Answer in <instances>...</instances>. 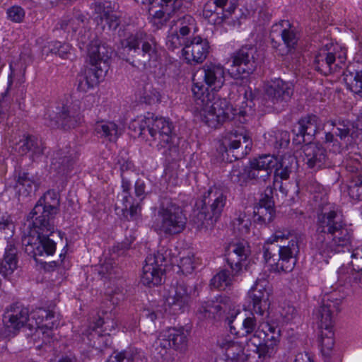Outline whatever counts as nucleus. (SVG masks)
<instances>
[{
    "mask_svg": "<svg viewBox=\"0 0 362 362\" xmlns=\"http://www.w3.org/2000/svg\"><path fill=\"white\" fill-rule=\"evenodd\" d=\"M209 44L206 39L194 37L182 49V54L188 64H201L209 54Z\"/></svg>",
    "mask_w": 362,
    "mask_h": 362,
    "instance_id": "obj_24",
    "label": "nucleus"
},
{
    "mask_svg": "<svg viewBox=\"0 0 362 362\" xmlns=\"http://www.w3.org/2000/svg\"><path fill=\"white\" fill-rule=\"evenodd\" d=\"M119 53L133 66L144 69L151 60L157 59V44L152 37L143 33L130 34L121 40Z\"/></svg>",
    "mask_w": 362,
    "mask_h": 362,
    "instance_id": "obj_6",
    "label": "nucleus"
},
{
    "mask_svg": "<svg viewBox=\"0 0 362 362\" xmlns=\"http://www.w3.org/2000/svg\"><path fill=\"white\" fill-rule=\"evenodd\" d=\"M137 3L152 6L156 0H135ZM192 0H185L189 2ZM184 0H161L160 3V8L153 11V6L148 8L150 15H152L154 19L163 20L167 21L169 17L176 10L180 9L183 5Z\"/></svg>",
    "mask_w": 362,
    "mask_h": 362,
    "instance_id": "obj_26",
    "label": "nucleus"
},
{
    "mask_svg": "<svg viewBox=\"0 0 362 362\" xmlns=\"http://www.w3.org/2000/svg\"><path fill=\"white\" fill-rule=\"evenodd\" d=\"M94 130L99 136L103 137L111 142L116 141L120 134L118 126L112 122H97Z\"/></svg>",
    "mask_w": 362,
    "mask_h": 362,
    "instance_id": "obj_42",
    "label": "nucleus"
},
{
    "mask_svg": "<svg viewBox=\"0 0 362 362\" xmlns=\"http://www.w3.org/2000/svg\"><path fill=\"white\" fill-rule=\"evenodd\" d=\"M278 164L277 158L271 154H263L252 160L250 163V168L255 170V180L257 181H266L270 176L272 170Z\"/></svg>",
    "mask_w": 362,
    "mask_h": 362,
    "instance_id": "obj_27",
    "label": "nucleus"
},
{
    "mask_svg": "<svg viewBox=\"0 0 362 362\" xmlns=\"http://www.w3.org/2000/svg\"><path fill=\"white\" fill-rule=\"evenodd\" d=\"M226 151L233 160H239L247 156L252 146V140L250 132L244 128H238L226 132L223 137Z\"/></svg>",
    "mask_w": 362,
    "mask_h": 362,
    "instance_id": "obj_17",
    "label": "nucleus"
},
{
    "mask_svg": "<svg viewBox=\"0 0 362 362\" xmlns=\"http://www.w3.org/2000/svg\"><path fill=\"white\" fill-rule=\"evenodd\" d=\"M255 170H251L250 166L243 165H234L229 174L230 181L240 186H243L249 180H255Z\"/></svg>",
    "mask_w": 362,
    "mask_h": 362,
    "instance_id": "obj_40",
    "label": "nucleus"
},
{
    "mask_svg": "<svg viewBox=\"0 0 362 362\" xmlns=\"http://www.w3.org/2000/svg\"><path fill=\"white\" fill-rule=\"evenodd\" d=\"M235 316L227 318L230 332L238 337L252 334L250 342L256 347L259 358L267 361L276 354L281 338V331L276 325L269 322L260 323L257 328V320L253 314L245 317L242 322L240 330H237L235 323Z\"/></svg>",
    "mask_w": 362,
    "mask_h": 362,
    "instance_id": "obj_3",
    "label": "nucleus"
},
{
    "mask_svg": "<svg viewBox=\"0 0 362 362\" xmlns=\"http://www.w3.org/2000/svg\"><path fill=\"white\" fill-rule=\"evenodd\" d=\"M334 132L332 130L325 133L324 143L335 153H341L343 147L341 143L335 137Z\"/></svg>",
    "mask_w": 362,
    "mask_h": 362,
    "instance_id": "obj_59",
    "label": "nucleus"
},
{
    "mask_svg": "<svg viewBox=\"0 0 362 362\" xmlns=\"http://www.w3.org/2000/svg\"><path fill=\"white\" fill-rule=\"evenodd\" d=\"M111 48L96 41L92 45V74L97 79V83L103 81L108 71V61L112 54Z\"/></svg>",
    "mask_w": 362,
    "mask_h": 362,
    "instance_id": "obj_20",
    "label": "nucleus"
},
{
    "mask_svg": "<svg viewBox=\"0 0 362 362\" xmlns=\"http://www.w3.org/2000/svg\"><path fill=\"white\" fill-rule=\"evenodd\" d=\"M174 125L165 117L148 113L139 123V135L148 139L150 136L158 151H162L168 161L179 157L178 138L174 133Z\"/></svg>",
    "mask_w": 362,
    "mask_h": 362,
    "instance_id": "obj_5",
    "label": "nucleus"
},
{
    "mask_svg": "<svg viewBox=\"0 0 362 362\" xmlns=\"http://www.w3.org/2000/svg\"><path fill=\"white\" fill-rule=\"evenodd\" d=\"M17 264V248L10 243L7 245L4 258L0 262V274L6 278L16 269Z\"/></svg>",
    "mask_w": 362,
    "mask_h": 362,
    "instance_id": "obj_38",
    "label": "nucleus"
},
{
    "mask_svg": "<svg viewBox=\"0 0 362 362\" xmlns=\"http://www.w3.org/2000/svg\"><path fill=\"white\" fill-rule=\"evenodd\" d=\"M233 226L243 235L249 233L251 221L245 214H240L233 220Z\"/></svg>",
    "mask_w": 362,
    "mask_h": 362,
    "instance_id": "obj_56",
    "label": "nucleus"
},
{
    "mask_svg": "<svg viewBox=\"0 0 362 362\" xmlns=\"http://www.w3.org/2000/svg\"><path fill=\"white\" fill-rule=\"evenodd\" d=\"M226 310V304L222 305L220 301L204 302L199 307L197 311V317L202 321L212 322L213 320H219Z\"/></svg>",
    "mask_w": 362,
    "mask_h": 362,
    "instance_id": "obj_32",
    "label": "nucleus"
},
{
    "mask_svg": "<svg viewBox=\"0 0 362 362\" xmlns=\"http://www.w3.org/2000/svg\"><path fill=\"white\" fill-rule=\"evenodd\" d=\"M79 47L84 49L86 52V65L77 76V90L82 93H86L90 88V82L89 76L90 75V68L88 67V60H90V41L86 42L81 37L78 40Z\"/></svg>",
    "mask_w": 362,
    "mask_h": 362,
    "instance_id": "obj_30",
    "label": "nucleus"
},
{
    "mask_svg": "<svg viewBox=\"0 0 362 362\" xmlns=\"http://www.w3.org/2000/svg\"><path fill=\"white\" fill-rule=\"evenodd\" d=\"M226 194L218 189H209L196 203L192 221L197 228H208L216 223L226 204Z\"/></svg>",
    "mask_w": 362,
    "mask_h": 362,
    "instance_id": "obj_10",
    "label": "nucleus"
},
{
    "mask_svg": "<svg viewBox=\"0 0 362 362\" xmlns=\"http://www.w3.org/2000/svg\"><path fill=\"white\" fill-rule=\"evenodd\" d=\"M13 185L16 193L19 196L28 197L38 188L39 182L33 175L27 172L20 171L15 177Z\"/></svg>",
    "mask_w": 362,
    "mask_h": 362,
    "instance_id": "obj_31",
    "label": "nucleus"
},
{
    "mask_svg": "<svg viewBox=\"0 0 362 362\" xmlns=\"http://www.w3.org/2000/svg\"><path fill=\"white\" fill-rule=\"evenodd\" d=\"M322 127L320 119L315 115L301 117L293 129V141L296 144H309Z\"/></svg>",
    "mask_w": 362,
    "mask_h": 362,
    "instance_id": "obj_19",
    "label": "nucleus"
},
{
    "mask_svg": "<svg viewBox=\"0 0 362 362\" xmlns=\"http://www.w3.org/2000/svg\"><path fill=\"white\" fill-rule=\"evenodd\" d=\"M263 257L267 263H270L272 260L273 262L276 261V252L278 250L279 248L277 245H273L272 243H266L263 246Z\"/></svg>",
    "mask_w": 362,
    "mask_h": 362,
    "instance_id": "obj_64",
    "label": "nucleus"
},
{
    "mask_svg": "<svg viewBox=\"0 0 362 362\" xmlns=\"http://www.w3.org/2000/svg\"><path fill=\"white\" fill-rule=\"evenodd\" d=\"M133 168V163L129 160L124 161L120 165L122 190H132V182L136 177V173Z\"/></svg>",
    "mask_w": 362,
    "mask_h": 362,
    "instance_id": "obj_45",
    "label": "nucleus"
},
{
    "mask_svg": "<svg viewBox=\"0 0 362 362\" xmlns=\"http://www.w3.org/2000/svg\"><path fill=\"white\" fill-rule=\"evenodd\" d=\"M250 255L248 243L238 240L229 244L226 254V262L231 269L232 274L227 269H222L211 279V286L225 290L232 285L233 278L239 275Z\"/></svg>",
    "mask_w": 362,
    "mask_h": 362,
    "instance_id": "obj_8",
    "label": "nucleus"
},
{
    "mask_svg": "<svg viewBox=\"0 0 362 362\" xmlns=\"http://www.w3.org/2000/svg\"><path fill=\"white\" fill-rule=\"evenodd\" d=\"M134 182V195L135 199L140 200V202H143L146 198L148 191L146 190V182L141 179H135Z\"/></svg>",
    "mask_w": 362,
    "mask_h": 362,
    "instance_id": "obj_61",
    "label": "nucleus"
},
{
    "mask_svg": "<svg viewBox=\"0 0 362 362\" xmlns=\"http://www.w3.org/2000/svg\"><path fill=\"white\" fill-rule=\"evenodd\" d=\"M30 317L29 310L20 303H16L8 306L3 315V322L8 335H15L23 327H28L29 329H36L42 332L43 337L47 339L52 336V329L57 326V320L53 311L39 308L32 313Z\"/></svg>",
    "mask_w": 362,
    "mask_h": 362,
    "instance_id": "obj_4",
    "label": "nucleus"
},
{
    "mask_svg": "<svg viewBox=\"0 0 362 362\" xmlns=\"http://www.w3.org/2000/svg\"><path fill=\"white\" fill-rule=\"evenodd\" d=\"M341 303V300L334 297V294L324 297L321 306L315 313L321 328H332L334 317L340 310Z\"/></svg>",
    "mask_w": 362,
    "mask_h": 362,
    "instance_id": "obj_22",
    "label": "nucleus"
},
{
    "mask_svg": "<svg viewBox=\"0 0 362 362\" xmlns=\"http://www.w3.org/2000/svg\"><path fill=\"white\" fill-rule=\"evenodd\" d=\"M328 333L324 334L323 332L321 334L320 339V344H321V350L324 355H329V351L332 349L334 345V340L333 338L334 333L332 332L331 329H326Z\"/></svg>",
    "mask_w": 362,
    "mask_h": 362,
    "instance_id": "obj_58",
    "label": "nucleus"
},
{
    "mask_svg": "<svg viewBox=\"0 0 362 362\" xmlns=\"http://www.w3.org/2000/svg\"><path fill=\"white\" fill-rule=\"evenodd\" d=\"M170 252L164 247L149 254L143 267L141 282L148 287L161 284L165 266L170 262Z\"/></svg>",
    "mask_w": 362,
    "mask_h": 362,
    "instance_id": "obj_12",
    "label": "nucleus"
},
{
    "mask_svg": "<svg viewBox=\"0 0 362 362\" xmlns=\"http://www.w3.org/2000/svg\"><path fill=\"white\" fill-rule=\"evenodd\" d=\"M294 93L292 82L275 78L268 81L264 87V98L267 106L281 111L291 100Z\"/></svg>",
    "mask_w": 362,
    "mask_h": 362,
    "instance_id": "obj_16",
    "label": "nucleus"
},
{
    "mask_svg": "<svg viewBox=\"0 0 362 362\" xmlns=\"http://www.w3.org/2000/svg\"><path fill=\"white\" fill-rule=\"evenodd\" d=\"M160 337L165 339L174 350L182 351L187 346V334L183 327H170Z\"/></svg>",
    "mask_w": 362,
    "mask_h": 362,
    "instance_id": "obj_36",
    "label": "nucleus"
},
{
    "mask_svg": "<svg viewBox=\"0 0 362 362\" xmlns=\"http://www.w3.org/2000/svg\"><path fill=\"white\" fill-rule=\"evenodd\" d=\"M106 294L108 296V300L112 305H117L124 300L123 290L117 287L113 289L108 286Z\"/></svg>",
    "mask_w": 362,
    "mask_h": 362,
    "instance_id": "obj_62",
    "label": "nucleus"
},
{
    "mask_svg": "<svg viewBox=\"0 0 362 362\" xmlns=\"http://www.w3.org/2000/svg\"><path fill=\"white\" fill-rule=\"evenodd\" d=\"M189 295L187 285L184 281H177L173 285L165 296V303L170 312L174 315L183 313L187 308Z\"/></svg>",
    "mask_w": 362,
    "mask_h": 362,
    "instance_id": "obj_21",
    "label": "nucleus"
},
{
    "mask_svg": "<svg viewBox=\"0 0 362 362\" xmlns=\"http://www.w3.org/2000/svg\"><path fill=\"white\" fill-rule=\"evenodd\" d=\"M281 37L288 48H293L298 41V31L292 24H288V27L281 31Z\"/></svg>",
    "mask_w": 362,
    "mask_h": 362,
    "instance_id": "obj_51",
    "label": "nucleus"
},
{
    "mask_svg": "<svg viewBox=\"0 0 362 362\" xmlns=\"http://www.w3.org/2000/svg\"><path fill=\"white\" fill-rule=\"evenodd\" d=\"M296 162V160L294 156L291 155L284 156L280 162V167L275 170V179L276 180V177H279L281 180H288L292 172V165Z\"/></svg>",
    "mask_w": 362,
    "mask_h": 362,
    "instance_id": "obj_47",
    "label": "nucleus"
},
{
    "mask_svg": "<svg viewBox=\"0 0 362 362\" xmlns=\"http://www.w3.org/2000/svg\"><path fill=\"white\" fill-rule=\"evenodd\" d=\"M153 355L157 362H173L175 358L173 347L165 339L159 337L153 344Z\"/></svg>",
    "mask_w": 362,
    "mask_h": 362,
    "instance_id": "obj_39",
    "label": "nucleus"
},
{
    "mask_svg": "<svg viewBox=\"0 0 362 362\" xmlns=\"http://www.w3.org/2000/svg\"><path fill=\"white\" fill-rule=\"evenodd\" d=\"M348 192L352 199L362 201V175H360L351 181Z\"/></svg>",
    "mask_w": 362,
    "mask_h": 362,
    "instance_id": "obj_53",
    "label": "nucleus"
},
{
    "mask_svg": "<svg viewBox=\"0 0 362 362\" xmlns=\"http://www.w3.org/2000/svg\"><path fill=\"white\" fill-rule=\"evenodd\" d=\"M121 15V12L116 9L115 4L105 1L95 5L92 20L95 23H115L119 20Z\"/></svg>",
    "mask_w": 362,
    "mask_h": 362,
    "instance_id": "obj_28",
    "label": "nucleus"
},
{
    "mask_svg": "<svg viewBox=\"0 0 362 362\" xmlns=\"http://www.w3.org/2000/svg\"><path fill=\"white\" fill-rule=\"evenodd\" d=\"M257 47L245 45L235 52L230 57L231 63L228 72L234 78H241L252 74L257 65Z\"/></svg>",
    "mask_w": 362,
    "mask_h": 362,
    "instance_id": "obj_15",
    "label": "nucleus"
},
{
    "mask_svg": "<svg viewBox=\"0 0 362 362\" xmlns=\"http://www.w3.org/2000/svg\"><path fill=\"white\" fill-rule=\"evenodd\" d=\"M254 221L261 225H265L272 222L274 218L275 211L274 207L255 206L254 207Z\"/></svg>",
    "mask_w": 362,
    "mask_h": 362,
    "instance_id": "obj_48",
    "label": "nucleus"
},
{
    "mask_svg": "<svg viewBox=\"0 0 362 362\" xmlns=\"http://www.w3.org/2000/svg\"><path fill=\"white\" fill-rule=\"evenodd\" d=\"M344 81L348 89L354 93L360 94L362 97V71L346 74Z\"/></svg>",
    "mask_w": 362,
    "mask_h": 362,
    "instance_id": "obj_49",
    "label": "nucleus"
},
{
    "mask_svg": "<svg viewBox=\"0 0 362 362\" xmlns=\"http://www.w3.org/2000/svg\"><path fill=\"white\" fill-rule=\"evenodd\" d=\"M74 160L69 148L60 149L56 151L52 158L51 169L61 175L68 174L73 166Z\"/></svg>",
    "mask_w": 362,
    "mask_h": 362,
    "instance_id": "obj_34",
    "label": "nucleus"
},
{
    "mask_svg": "<svg viewBox=\"0 0 362 362\" xmlns=\"http://www.w3.org/2000/svg\"><path fill=\"white\" fill-rule=\"evenodd\" d=\"M216 8L213 0H209L205 4L203 16L208 20L209 23H223V21H221V18L219 16L221 13L215 12Z\"/></svg>",
    "mask_w": 362,
    "mask_h": 362,
    "instance_id": "obj_52",
    "label": "nucleus"
},
{
    "mask_svg": "<svg viewBox=\"0 0 362 362\" xmlns=\"http://www.w3.org/2000/svg\"><path fill=\"white\" fill-rule=\"evenodd\" d=\"M92 338L94 339L93 346L100 351L103 348L107 347L111 343V339L109 333L100 334L96 330H92Z\"/></svg>",
    "mask_w": 362,
    "mask_h": 362,
    "instance_id": "obj_54",
    "label": "nucleus"
},
{
    "mask_svg": "<svg viewBox=\"0 0 362 362\" xmlns=\"http://www.w3.org/2000/svg\"><path fill=\"white\" fill-rule=\"evenodd\" d=\"M272 293V286L267 279L263 277L257 279L248 293L252 310L256 314L263 316L268 311Z\"/></svg>",
    "mask_w": 362,
    "mask_h": 362,
    "instance_id": "obj_18",
    "label": "nucleus"
},
{
    "mask_svg": "<svg viewBox=\"0 0 362 362\" xmlns=\"http://www.w3.org/2000/svg\"><path fill=\"white\" fill-rule=\"evenodd\" d=\"M273 188L267 187L264 194H261V197L259 200L258 204L256 206H265L268 209L274 206V202L272 197Z\"/></svg>",
    "mask_w": 362,
    "mask_h": 362,
    "instance_id": "obj_63",
    "label": "nucleus"
},
{
    "mask_svg": "<svg viewBox=\"0 0 362 362\" xmlns=\"http://www.w3.org/2000/svg\"><path fill=\"white\" fill-rule=\"evenodd\" d=\"M106 362H146L144 353L136 349L115 353Z\"/></svg>",
    "mask_w": 362,
    "mask_h": 362,
    "instance_id": "obj_43",
    "label": "nucleus"
},
{
    "mask_svg": "<svg viewBox=\"0 0 362 362\" xmlns=\"http://www.w3.org/2000/svg\"><path fill=\"white\" fill-rule=\"evenodd\" d=\"M197 74L193 78L192 91L196 103V108L200 112L202 120L209 127L217 128L219 124L229 120H236L244 124L247 111L228 105L226 99L210 100L207 88L202 82L197 81Z\"/></svg>",
    "mask_w": 362,
    "mask_h": 362,
    "instance_id": "obj_2",
    "label": "nucleus"
},
{
    "mask_svg": "<svg viewBox=\"0 0 362 362\" xmlns=\"http://www.w3.org/2000/svg\"><path fill=\"white\" fill-rule=\"evenodd\" d=\"M205 85L213 90H218L225 82L224 68L220 64H205L198 71ZM207 93L208 91L206 92Z\"/></svg>",
    "mask_w": 362,
    "mask_h": 362,
    "instance_id": "obj_25",
    "label": "nucleus"
},
{
    "mask_svg": "<svg viewBox=\"0 0 362 362\" xmlns=\"http://www.w3.org/2000/svg\"><path fill=\"white\" fill-rule=\"evenodd\" d=\"M303 160L310 169L317 170L331 166L326 149L315 144H305L303 146Z\"/></svg>",
    "mask_w": 362,
    "mask_h": 362,
    "instance_id": "obj_23",
    "label": "nucleus"
},
{
    "mask_svg": "<svg viewBox=\"0 0 362 362\" xmlns=\"http://www.w3.org/2000/svg\"><path fill=\"white\" fill-rule=\"evenodd\" d=\"M59 194L49 189L40 198L28 216V221H35V224L43 225L45 228H52L54 215L59 211Z\"/></svg>",
    "mask_w": 362,
    "mask_h": 362,
    "instance_id": "obj_11",
    "label": "nucleus"
},
{
    "mask_svg": "<svg viewBox=\"0 0 362 362\" xmlns=\"http://www.w3.org/2000/svg\"><path fill=\"white\" fill-rule=\"evenodd\" d=\"M118 197L121 198V202L124 206L122 211L127 220L137 219L141 215L142 202L135 199L131 194V190H122Z\"/></svg>",
    "mask_w": 362,
    "mask_h": 362,
    "instance_id": "obj_33",
    "label": "nucleus"
},
{
    "mask_svg": "<svg viewBox=\"0 0 362 362\" xmlns=\"http://www.w3.org/2000/svg\"><path fill=\"white\" fill-rule=\"evenodd\" d=\"M14 233V225L8 219L0 220V239L8 240Z\"/></svg>",
    "mask_w": 362,
    "mask_h": 362,
    "instance_id": "obj_60",
    "label": "nucleus"
},
{
    "mask_svg": "<svg viewBox=\"0 0 362 362\" xmlns=\"http://www.w3.org/2000/svg\"><path fill=\"white\" fill-rule=\"evenodd\" d=\"M13 148L21 156L31 153L33 158L42 154L44 149L42 141L33 135H24L22 139L13 144Z\"/></svg>",
    "mask_w": 362,
    "mask_h": 362,
    "instance_id": "obj_29",
    "label": "nucleus"
},
{
    "mask_svg": "<svg viewBox=\"0 0 362 362\" xmlns=\"http://www.w3.org/2000/svg\"><path fill=\"white\" fill-rule=\"evenodd\" d=\"M44 117L48 126L64 130L74 129L83 122V117L64 102L47 109Z\"/></svg>",
    "mask_w": 362,
    "mask_h": 362,
    "instance_id": "obj_14",
    "label": "nucleus"
},
{
    "mask_svg": "<svg viewBox=\"0 0 362 362\" xmlns=\"http://www.w3.org/2000/svg\"><path fill=\"white\" fill-rule=\"evenodd\" d=\"M286 245L279 246V259L276 263V269L285 272H291L296 263V256L299 253V239L297 235L292 236L288 230H277L270 239L273 242L288 239Z\"/></svg>",
    "mask_w": 362,
    "mask_h": 362,
    "instance_id": "obj_13",
    "label": "nucleus"
},
{
    "mask_svg": "<svg viewBox=\"0 0 362 362\" xmlns=\"http://www.w3.org/2000/svg\"><path fill=\"white\" fill-rule=\"evenodd\" d=\"M308 19L317 23L329 21V4L325 0H308Z\"/></svg>",
    "mask_w": 362,
    "mask_h": 362,
    "instance_id": "obj_35",
    "label": "nucleus"
},
{
    "mask_svg": "<svg viewBox=\"0 0 362 362\" xmlns=\"http://www.w3.org/2000/svg\"><path fill=\"white\" fill-rule=\"evenodd\" d=\"M327 123L332 127V130L334 132L336 136L341 140L349 136L354 128V124L351 121L342 118L329 119Z\"/></svg>",
    "mask_w": 362,
    "mask_h": 362,
    "instance_id": "obj_44",
    "label": "nucleus"
},
{
    "mask_svg": "<svg viewBox=\"0 0 362 362\" xmlns=\"http://www.w3.org/2000/svg\"><path fill=\"white\" fill-rule=\"evenodd\" d=\"M187 217L182 208L168 196H160L157 218L153 222L154 230L165 235L182 233L187 224Z\"/></svg>",
    "mask_w": 362,
    "mask_h": 362,
    "instance_id": "obj_7",
    "label": "nucleus"
},
{
    "mask_svg": "<svg viewBox=\"0 0 362 362\" xmlns=\"http://www.w3.org/2000/svg\"><path fill=\"white\" fill-rule=\"evenodd\" d=\"M336 59L334 53L329 52L325 48L321 49L315 56V69L324 75H327L335 70V66H337V64H334Z\"/></svg>",
    "mask_w": 362,
    "mask_h": 362,
    "instance_id": "obj_37",
    "label": "nucleus"
},
{
    "mask_svg": "<svg viewBox=\"0 0 362 362\" xmlns=\"http://www.w3.org/2000/svg\"><path fill=\"white\" fill-rule=\"evenodd\" d=\"M25 16V11L20 6L14 5L7 8L6 18L12 23H22Z\"/></svg>",
    "mask_w": 362,
    "mask_h": 362,
    "instance_id": "obj_55",
    "label": "nucleus"
},
{
    "mask_svg": "<svg viewBox=\"0 0 362 362\" xmlns=\"http://www.w3.org/2000/svg\"><path fill=\"white\" fill-rule=\"evenodd\" d=\"M28 233L22 237V245L25 252L33 257L35 262L40 258L53 255L57 249L56 243L49 238L54 231L52 228L47 229L43 225L35 224V221H29Z\"/></svg>",
    "mask_w": 362,
    "mask_h": 362,
    "instance_id": "obj_9",
    "label": "nucleus"
},
{
    "mask_svg": "<svg viewBox=\"0 0 362 362\" xmlns=\"http://www.w3.org/2000/svg\"><path fill=\"white\" fill-rule=\"evenodd\" d=\"M216 7L221 9V21L228 18L235 11L238 0H213Z\"/></svg>",
    "mask_w": 362,
    "mask_h": 362,
    "instance_id": "obj_50",
    "label": "nucleus"
},
{
    "mask_svg": "<svg viewBox=\"0 0 362 362\" xmlns=\"http://www.w3.org/2000/svg\"><path fill=\"white\" fill-rule=\"evenodd\" d=\"M351 233L341 216L327 205L317 214V228L313 247L324 260L344 252L351 243Z\"/></svg>",
    "mask_w": 362,
    "mask_h": 362,
    "instance_id": "obj_1",
    "label": "nucleus"
},
{
    "mask_svg": "<svg viewBox=\"0 0 362 362\" xmlns=\"http://www.w3.org/2000/svg\"><path fill=\"white\" fill-rule=\"evenodd\" d=\"M220 348L224 351V354L228 357L241 358L247 362V356L244 354L242 345L230 338H222L218 341Z\"/></svg>",
    "mask_w": 362,
    "mask_h": 362,
    "instance_id": "obj_41",
    "label": "nucleus"
},
{
    "mask_svg": "<svg viewBox=\"0 0 362 362\" xmlns=\"http://www.w3.org/2000/svg\"><path fill=\"white\" fill-rule=\"evenodd\" d=\"M98 274L110 281L117 278L120 274V269L117 267L116 262L112 259H105V262L97 268Z\"/></svg>",
    "mask_w": 362,
    "mask_h": 362,
    "instance_id": "obj_46",
    "label": "nucleus"
},
{
    "mask_svg": "<svg viewBox=\"0 0 362 362\" xmlns=\"http://www.w3.org/2000/svg\"><path fill=\"white\" fill-rule=\"evenodd\" d=\"M133 239L126 240L122 243L115 245L110 251V259L115 260V258L124 255L127 251L130 248Z\"/></svg>",
    "mask_w": 362,
    "mask_h": 362,
    "instance_id": "obj_57",
    "label": "nucleus"
}]
</instances>
